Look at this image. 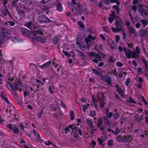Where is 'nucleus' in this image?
Returning a JSON list of instances; mask_svg holds the SVG:
<instances>
[{"mask_svg": "<svg viewBox=\"0 0 148 148\" xmlns=\"http://www.w3.org/2000/svg\"><path fill=\"white\" fill-rule=\"evenodd\" d=\"M114 144L113 141L111 140H109L108 141L107 144V145L110 146H112Z\"/></svg>", "mask_w": 148, "mask_h": 148, "instance_id": "nucleus-41", "label": "nucleus"}, {"mask_svg": "<svg viewBox=\"0 0 148 148\" xmlns=\"http://www.w3.org/2000/svg\"><path fill=\"white\" fill-rule=\"evenodd\" d=\"M52 90V87L49 86L48 88L49 92L51 94H53V91Z\"/></svg>", "mask_w": 148, "mask_h": 148, "instance_id": "nucleus-63", "label": "nucleus"}, {"mask_svg": "<svg viewBox=\"0 0 148 148\" xmlns=\"http://www.w3.org/2000/svg\"><path fill=\"white\" fill-rule=\"evenodd\" d=\"M122 34L123 36V40H127V35L125 34V31L123 29L122 30Z\"/></svg>", "mask_w": 148, "mask_h": 148, "instance_id": "nucleus-34", "label": "nucleus"}, {"mask_svg": "<svg viewBox=\"0 0 148 148\" xmlns=\"http://www.w3.org/2000/svg\"><path fill=\"white\" fill-rule=\"evenodd\" d=\"M78 25L79 26L80 28H82L81 29H80V30H83L84 28V25L82 21H78Z\"/></svg>", "mask_w": 148, "mask_h": 148, "instance_id": "nucleus-33", "label": "nucleus"}, {"mask_svg": "<svg viewBox=\"0 0 148 148\" xmlns=\"http://www.w3.org/2000/svg\"><path fill=\"white\" fill-rule=\"evenodd\" d=\"M50 108L52 110H50V111L53 112L57 110V108L55 105L51 104L50 106Z\"/></svg>", "mask_w": 148, "mask_h": 148, "instance_id": "nucleus-36", "label": "nucleus"}, {"mask_svg": "<svg viewBox=\"0 0 148 148\" xmlns=\"http://www.w3.org/2000/svg\"><path fill=\"white\" fill-rule=\"evenodd\" d=\"M7 35V33L5 32V28H3L1 29V31H0V37L5 38Z\"/></svg>", "mask_w": 148, "mask_h": 148, "instance_id": "nucleus-19", "label": "nucleus"}, {"mask_svg": "<svg viewBox=\"0 0 148 148\" xmlns=\"http://www.w3.org/2000/svg\"><path fill=\"white\" fill-rule=\"evenodd\" d=\"M131 82V79L130 78H127L125 82V85L126 86H127Z\"/></svg>", "mask_w": 148, "mask_h": 148, "instance_id": "nucleus-56", "label": "nucleus"}, {"mask_svg": "<svg viewBox=\"0 0 148 148\" xmlns=\"http://www.w3.org/2000/svg\"><path fill=\"white\" fill-rule=\"evenodd\" d=\"M92 71L94 74L96 75H99V73H99L98 71L94 68L92 69Z\"/></svg>", "mask_w": 148, "mask_h": 148, "instance_id": "nucleus-54", "label": "nucleus"}, {"mask_svg": "<svg viewBox=\"0 0 148 148\" xmlns=\"http://www.w3.org/2000/svg\"><path fill=\"white\" fill-rule=\"evenodd\" d=\"M20 29V31L24 36H29V33L28 32V30L27 29L24 27H21Z\"/></svg>", "mask_w": 148, "mask_h": 148, "instance_id": "nucleus-16", "label": "nucleus"}, {"mask_svg": "<svg viewBox=\"0 0 148 148\" xmlns=\"http://www.w3.org/2000/svg\"><path fill=\"white\" fill-rule=\"evenodd\" d=\"M13 130L14 133L15 134H18L19 133V130L18 128H16V127H14V128L13 129Z\"/></svg>", "mask_w": 148, "mask_h": 148, "instance_id": "nucleus-55", "label": "nucleus"}, {"mask_svg": "<svg viewBox=\"0 0 148 148\" xmlns=\"http://www.w3.org/2000/svg\"><path fill=\"white\" fill-rule=\"evenodd\" d=\"M141 60L144 64L145 68L147 71H148V63L147 61L143 58H141Z\"/></svg>", "mask_w": 148, "mask_h": 148, "instance_id": "nucleus-27", "label": "nucleus"}, {"mask_svg": "<svg viewBox=\"0 0 148 148\" xmlns=\"http://www.w3.org/2000/svg\"><path fill=\"white\" fill-rule=\"evenodd\" d=\"M43 113V111L42 110L41 111H40L38 112V117L40 119L41 118L42 115Z\"/></svg>", "mask_w": 148, "mask_h": 148, "instance_id": "nucleus-61", "label": "nucleus"}, {"mask_svg": "<svg viewBox=\"0 0 148 148\" xmlns=\"http://www.w3.org/2000/svg\"><path fill=\"white\" fill-rule=\"evenodd\" d=\"M41 22L45 23H52L53 21L48 17H46L44 15L42 14L39 16Z\"/></svg>", "mask_w": 148, "mask_h": 148, "instance_id": "nucleus-6", "label": "nucleus"}, {"mask_svg": "<svg viewBox=\"0 0 148 148\" xmlns=\"http://www.w3.org/2000/svg\"><path fill=\"white\" fill-rule=\"evenodd\" d=\"M58 41V37L57 36H54L52 42L54 44H56L57 43Z\"/></svg>", "mask_w": 148, "mask_h": 148, "instance_id": "nucleus-46", "label": "nucleus"}, {"mask_svg": "<svg viewBox=\"0 0 148 148\" xmlns=\"http://www.w3.org/2000/svg\"><path fill=\"white\" fill-rule=\"evenodd\" d=\"M103 121L104 123L106 125H109L110 124L109 120L108 119L107 117L105 116H103Z\"/></svg>", "mask_w": 148, "mask_h": 148, "instance_id": "nucleus-26", "label": "nucleus"}, {"mask_svg": "<svg viewBox=\"0 0 148 148\" xmlns=\"http://www.w3.org/2000/svg\"><path fill=\"white\" fill-rule=\"evenodd\" d=\"M90 116L94 117L96 116V111L94 110H91L90 111Z\"/></svg>", "mask_w": 148, "mask_h": 148, "instance_id": "nucleus-50", "label": "nucleus"}, {"mask_svg": "<svg viewBox=\"0 0 148 148\" xmlns=\"http://www.w3.org/2000/svg\"><path fill=\"white\" fill-rule=\"evenodd\" d=\"M104 97V94L102 92H101L100 96L98 95H97V100L96 98V97L94 95H93L92 96V101L91 102L95 103L98 101L99 108L100 109H102L106 104V101Z\"/></svg>", "mask_w": 148, "mask_h": 148, "instance_id": "nucleus-1", "label": "nucleus"}, {"mask_svg": "<svg viewBox=\"0 0 148 148\" xmlns=\"http://www.w3.org/2000/svg\"><path fill=\"white\" fill-rule=\"evenodd\" d=\"M123 51L125 52L127 58L129 59L131 58L132 55V51L131 50L127 49L125 47L123 48Z\"/></svg>", "mask_w": 148, "mask_h": 148, "instance_id": "nucleus-11", "label": "nucleus"}, {"mask_svg": "<svg viewBox=\"0 0 148 148\" xmlns=\"http://www.w3.org/2000/svg\"><path fill=\"white\" fill-rule=\"evenodd\" d=\"M128 31L129 33L130 36H132V34H134L135 32V29L132 26H130L128 28Z\"/></svg>", "mask_w": 148, "mask_h": 148, "instance_id": "nucleus-22", "label": "nucleus"}, {"mask_svg": "<svg viewBox=\"0 0 148 148\" xmlns=\"http://www.w3.org/2000/svg\"><path fill=\"white\" fill-rule=\"evenodd\" d=\"M123 137L122 136L120 135L116 137V140L117 142H123Z\"/></svg>", "mask_w": 148, "mask_h": 148, "instance_id": "nucleus-35", "label": "nucleus"}, {"mask_svg": "<svg viewBox=\"0 0 148 148\" xmlns=\"http://www.w3.org/2000/svg\"><path fill=\"white\" fill-rule=\"evenodd\" d=\"M110 2L112 3H116L117 5H119L120 4L119 0H110Z\"/></svg>", "mask_w": 148, "mask_h": 148, "instance_id": "nucleus-53", "label": "nucleus"}, {"mask_svg": "<svg viewBox=\"0 0 148 148\" xmlns=\"http://www.w3.org/2000/svg\"><path fill=\"white\" fill-rule=\"evenodd\" d=\"M136 52H133L132 53V58H138L139 55L140 51V49L138 46H136L135 47Z\"/></svg>", "mask_w": 148, "mask_h": 148, "instance_id": "nucleus-12", "label": "nucleus"}, {"mask_svg": "<svg viewBox=\"0 0 148 148\" xmlns=\"http://www.w3.org/2000/svg\"><path fill=\"white\" fill-rule=\"evenodd\" d=\"M98 142L99 143V144L100 145H104L103 143V140L101 138H97Z\"/></svg>", "mask_w": 148, "mask_h": 148, "instance_id": "nucleus-49", "label": "nucleus"}, {"mask_svg": "<svg viewBox=\"0 0 148 148\" xmlns=\"http://www.w3.org/2000/svg\"><path fill=\"white\" fill-rule=\"evenodd\" d=\"M78 46L80 49L82 51H85L86 49V46L83 45V44H81L80 45H79Z\"/></svg>", "mask_w": 148, "mask_h": 148, "instance_id": "nucleus-43", "label": "nucleus"}, {"mask_svg": "<svg viewBox=\"0 0 148 148\" xmlns=\"http://www.w3.org/2000/svg\"><path fill=\"white\" fill-rule=\"evenodd\" d=\"M62 52L67 57H70L71 56V54L68 53V52L64 50H62Z\"/></svg>", "mask_w": 148, "mask_h": 148, "instance_id": "nucleus-52", "label": "nucleus"}, {"mask_svg": "<svg viewBox=\"0 0 148 148\" xmlns=\"http://www.w3.org/2000/svg\"><path fill=\"white\" fill-rule=\"evenodd\" d=\"M90 104L89 103H87L85 105H83V111L84 112H86V110L90 106Z\"/></svg>", "mask_w": 148, "mask_h": 148, "instance_id": "nucleus-31", "label": "nucleus"}, {"mask_svg": "<svg viewBox=\"0 0 148 148\" xmlns=\"http://www.w3.org/2000/svg\"><path fill=\"white\" fill-rule=\"evenodd\" d=\"M108 60L110 62H114L116 60L113 56H110Z\"/></svg>", "mask_w": 148, "mask_h": 148, "instance_id": "nucleus-44", "label": "nucleus"}, {"mask_svg": "<svg viewBox=\"0 0 148 148\" xmlns=\"http://www.w3.org/2000/svg\"><path fill=\"white\" fill-rule=\"evenodd\" d=\"M44 144L47 146H49L50 145H52L53 144L52 142L51 141H46L45 142Z\"/></svg>", "mask_w": 148, "mask_h": 148, "instance_id": "nucleus-59", "label": "nucleus"}, {"mask_svg": "<svg viewBox=\"0 0 148 148\" xmlns=\"http://www.w3.org/2000/svg\"><path fill=\"white\" fill-rule=\"evenodd\" d=\"M110 17L108 18V19L109 22L111 23H112L114 19H116V16H115L112 14H109Z\"/></svg>", "mask_w": 148, "mask_h": 148, "instance_id": "nucleus-20", "label": "nucleus"}, {"mask_svg": "<svg viewBox=\"0 0 148 148\" xmlns=\"http://www.w3.org/2000/svg\"><path fill=\"white\" fill-rule=\"evenodd\" d=\"M51 63V60L39 66L42 69H46L49 66Z\"/></svg>", "mask_w": 148, "mask_h": 148, "instance_id": "nucleus-14", "label": "nucleus"}, {"mask_svg": "<svg viewBox=\"0 0 148 148\" xmlns=\"http://www.w3.org/2000/svg\"><path fill=\"white\" fill-rule=\"evenodd\" d=\"M103 123V118L102 117H100L98 119L97 122V126L98 128L100 127Z\"/></svg>", "mask_w": 148, "mask_h": 148, "instance_id": "nucleus-23", "label": "nucleus"}, {"mask_svg": "<svg viewBox=\"0 0 148 148\" xmlns=\"http://www.w3.org/2000/svg\"><path fill=\"white\" fill-rule=\"evenodd\" d=\"M72 133H73V135L74 138L75 139L77 138L79 136L77 132L73 131Z\"/></svg>", "mask_w": 148, "mask_h": 148, "instance_id": "nucleus-51", "label": "nucleus"}, {"mask_svg": "<svg viewBox=\"0 0 148 148\" xmlns=\"http://www.w3.org/2000/svg\"><path fill=\"white\" fill-rule=\"evenodd\" d=\"M116 28H114L113 27H112L111 28L112 31L114 33H116V32H119L121 31V29L119 28H118L117 27H116Z\"/></svg>", "mask_w": 148, "mask_h": 148, "instance_id": "nucleus-30", "label": "nucleus"}, {"mask_svg": "<svg viewBox=\"0 0 148 148\" xmlns=\"http://www.w3.org/2000/svg\"><path fill=\"white\" fill-rule=\"evenodd\" d=\"M102 79L104 82H106L107 84L108 85H112V79L110 77H108L107 76L103 75V74L99 75Z\"/></svg>", "mask_w": 148, "mask_h": 148, "instance_id": "nucleus-5", "label": "nucleus"}, {"mask_svg": "<svg viewBox=\"0 0 148 148\" xmlns=\"http://www.w3.org/2000/svg\"><path fill=\"white\" fill-rule=\"evenodd\" d=\"M43 10L44 12H45L46 14H49V10L48 8L47 7H44L43 8Z\"/></svg>", "mask_w": 148, "mask_h": 148, "instance_id": "nucleus-48", "label": "nucleus"}, {"mask_svg": "<svg viewBox=\"0 0 148 148\" xmlns=\"http://www.w3.org/2000/svg\"><path fill=\"white\" fill-rule=\"evenodd\" d=\"M70 116V119L71 121H73L75 117L74 115V112L73 110H71L69 113Z\"/></svg>", "mask_w": 148, "mask_h": 148, "instance_id": "nucleus-32", "label": "nucleus"}, {"mask_svg": "<svg viewBox=\"0 0 148 148\" xmlns=\"http://www.w3.org/2000/svg\"><path fill=\"white\" fill-rule=\"evenodd\" d=\"M32 23L31 21L28 22L25 24V26L27 27L29 29H31L30 27L32 26Z\"/></svg>", "mask_w": 148, "mask_h": 148, "instance_id": "nucleus-42", "label": "nucleus"}, {"mask_svg": "<svg viewBox=\"0 0 148 148\" xmlns=\"http://www.w3.org/2000/svg\"><path fill=\"white\" fill-rule=\"evenodd\" d=\"M19 0H13L12 2V5L13 7H14L17 5V3Z\"/></svg>", "mask_w": 148, "mask_h": 148, "instance_id": "nucleus-47", "label": "nucleus"}, {"mask_svg": "<svg viewBox=\"0 0 148 148\" xmlns=\"http://www.w3.org/2000/svg\"><path fill=\"white\" fill-rule=\"evenodd\" d=\"M70 9L75 14H77V9L73 4H71L69 5Z\"/></svg>", "mask_w": 148, "mask_h": 148, "instance_id": "nucleus-24", "label": "nucleus"}, {"mask_svg": "<svg viewBox=\"0 0 148 148\" xmlns=\"http://www.w3.org/2000/svg\"><path fill=\"white\" fill-rule=\"evenodd\" d=\"M64 131L65 134H67L70 132V130L68 127H66L64 129Z\"/></svg>", "mask_w": 148, "mask_h": 148, "instance_id": "nucleus-57", "label": "nucleus"}, {"mask_svg": "<svg viewBox=\"0 0 148 148\" xmlns=\"http://www.w3.org/2000/svg\"><path fill=\"white\" fill-rule=\"evenodd\" d=\"M32 33L34 36H35L38 34H40V35H42L43 34L42 32L41 29H38L36 31H34L32 32Z\"/></svg>", "mask_w": 148, "mask_h": 148, "instance_id": "nucleus-25", "label": "nucleus"}, {"mask_svg": "<svg viewBox=\"0 0 148 148\" xmlns=\"http://www.w3.org/2000/svg\"><path fill=\"white\" fill-rule=\"evenodd\" d=\"M123 142L124 143H130V142H131V140H132V137L130 136H125L123 137Z\"/></svg>", "mask_w": 148, "mask_h": 148, "instance_id": "nucleus-17", "label": "nucleus"}, {"mask_svg": "<svg viewBox=\"0 0 148 148\" xmlns=\"http://www.w3.org/2000/svg\"><path fill=\"white\" fill-rule=\"evenodd\" d=\"M75 41L76 44L78 45L84 43V42L83 41L82 38L79 35H77L76 36L75 38Z\"/></svg>", "mask_w": 148, "mask_h": 148, "instance_id": "nucleus-13", "label": "nucleus"}, {"mask_svg": "<svg viewBox=\"0 0 148 148\" xmlns=\"http://www.w3.org/2000/svg\"><path fill=\"white\" fill-rule=\"evenodd\" d=\"M112 8L113 9H115L116 10V12L118 15H119L120 14V8L118 5H114L112 6Z\"/></svg>", "mask_w": 148, "mask_h": 148, "instance_id": "nucleus-29", "label": "nucleus"}, {"mask_svg": "<svg viewBox=\"0 0 148 148\" xmlns=\"http://www.w3.org/2000/svg\"><path fill=\"white\" fill-rule=\"evenodd\" d=\"M117 73V72L116 71V69H114L111 72V74H113V75H116Z\"/></svg>", "mask_w": 148, "mask_h": 148, "instance_id": "nucleus-64", "label": "nucleus"}, {"mask_svg": "<svg viewBox=\"0 0 148 148\" xmlns=\"http://www.w3.org/2000/svg\"><path fill=\"white\" fill-rule=\"evenodd\" d=\"M88 55L90 58L92 57H94L96 59H98V60L99 61L102 60V58L100 57V55L99 54L95 53L93 52L90 51Z\"/></svg>", "mask_w": 148, "mask_h": 148, "instance_id": "nucleus-10", "label": "nucleus"}, {"mask_svg": "<svg viewBox=\"0 0 148 148\" xmlns=\"http://www.w3.org/2000/svg\"><path fill=\"white\" fill-rule=\"evenodd\" d=\"M33 132L34 135L37 137L38 141L39 143H43L44 142V140L41 138L40 136L37 131L34 129L33 130Z\"/></svg>", "mask_w": 148, "mask_h": 148, "instance_id": "nucleus-7", "label": "nucleus"}, {"mask_svg": "<svg viewBox=\"0 0 148 148\" xmlns=\"http://www.w3.org/2000/svg\"><path fill=\"white\" fill-rule=\"evenodd\" d=\"M128 102L136 104V101L132 97H129V99L127 100Z\"/></svg>", "mask_w": 148, "mask_h": 148, "instance_id": "nucleus-40", "label": "nucleus"}, {"mask_svg": "<svg viewBox=\"0 0 148 148\" xmlns=\"http://www.w3.org/2000/svg\"><path fill=\"white\" fill-rule=\"evenodd\" d=\"M140 35L141 36H146L147 34V31L144 29H142L139 32Z\"/></svg>", "mask_w": 148, "mask_h": 148, "instance_id": "nucleus-21", "label": "nucleus"}, {"mask_svg": "<svg viewBox=\"0 0 148 148\" xmlns=\"http://www.w3.org/2000/svg\"><path fill=\"white\" fill-rule=\"evenodd\" d=\"M32 38L34 40H37L38 41L43 44H45L46 42V38L45 37H42L38 36L32 37Z\"/></svg>", "mask_w": 148, "mask_h": 148, "instance_id": "nucleus-9", "label": "nucleus"}, {"mask_svg": "<svg viewBox=\"0 0 148 148\" xmlns=\"http://www.w3.org/2000/svg\"><path fill=\"white\" fill-rule=\"evenodd\" d=\"M85 41L86 43L88 46L90 45V43L92 42V40L88 39V38H87V37H86L85 38Z\"/></svg>", "mask_w": 148, "mask_h": 148, "instance_id": "nucleus-39", "label": "nucleus"}, {"mask_svg": "<svg viewBox=\"0 0 148 148\" xmlns=\"http://www.w3.org/2000/svg\"><path fill=\"white\" fill-rule=\"evenodd\" d=\"M138 10L143 18H147L148 17V9L147 8L140 7L138 8Z\"/></svg>", "mask_w": 148, "mask_h": 148, "instance_id": "nucleus-2", "label": "nucleus"}, {"mask_svg": "<svg viewBox=\"0 0 148 148\" xmlns=\"http://www.w3.org/2000/svg\"><path fill=\"white\" fill-rule=\"evenodd\" d=\"M68 127L73 130L75 129V126L74 124H70L68 126Z\"/></svg>", "mask_w": 148, "mask_h": 148, "instance_id": "nucleus-58", "label": "nucleus"}, {"mask_svg": "<svg viewBox=\"0 0 148 148\" xmlns=\"http://www.w3.org/2000/svg\"><path fill=\"white\" fill-rule=\"evenodd\" d=\"M56 10L59 12H62L63 11V8L62 5L61 3L58 2L56 5Z\"/></svg>", "mask_w": 148, "mask_h": 148, "instance_id": "nucleus-18", "label": "nucleus"}, {"mask_svg": "<svg viewBox=\"0 0 148 148\" xmlns=\"http://www.w3.org/2000/svg\"><path fill=\"white\" fill-rule=\"evenodd\" d=\"M86 122L90 128L93 131L94 126L93 124V122L92 121L88 119H87L86 120Z\"/></svg>", "mask_w": 148, "mask_h": 148, "instance_id": "nucleus-15", "label": "nucleus"}, {"mask_svg": "<svg viewBox=\"0 0 148 148\" xmlns=\"http://www.w3.org/2000/svg\"><path fill=\"white\" fill-rule=\"evenodd\" d=\"M140 22L142 23V25L143 26V28H144L148 24L147 21L145 19H142L141 20Z\"/></svg>", "mask_w": 148, "mask_h": 148, "instance_id": "nucleus-28", "label": "nucleus"}, {"mask_svg": "<svg viewBox=\"0 0 148 148\" xmlns=\"http://www.w3.org/2000/svg\"><path fill=\"white\" fill-rule=\"evenodd\" d=\"M121 130L119 128L117 127H116V131L115 132H114V133H113V134L116 135H117V134H119L120 132H121Z\"/></svg>", "mask_w": 148, "mask_h": 148, "instance_id": "nucleus-45", "label": "nucleus"}, {"mask_svg": "<svg viewBox=\"0 0 148 148\" xmlns=\"http://www.w3.org/2000/svg\"><path fill=\"white\" fill-rule=\"evenodd\" d=\"M19 84L20 83L19 82H16L14 84V85H13V86L14 87V88L16 90H17L19 89Z\"/></svg>", "mask_w": 148, "mask_h": 148, "instance_id": "nucleus-37", "label": "nucleus"}, {"mask_svg": "<svg viewBox=\"0 0 148 148\" xmlns=\"http://www.w3.org/2000/svg\"><path fill=\"white\" fill-rule=\"evenodd\" d=\"M113 116V119L114 120H116L119 118V112H117L114 113Z\"/></svg>", "mask_w": 148, "mask_h": 148, "instance_id": "nucleus-38", "label": "nucleus"}, {"mask_svg": "<svg viewBox=\"0 0 148 148\" xmlns=\"http://www.w3.org/2000/svg\"><path fill=\"white\" fill-rule=\"evenodd\" d=\"M1 98H3L5 101L8 99L7 95H5L3 94H1Z\"/></svg>", "mask_w": 148, "mask_h": 148, "instance_id": "nucleus-62", "label": "nucleus"}, {"mask_svg": "<svg viewBox=\"0 0 148 148\" xmlns=\"http://www.w3.org/2000/svg\"><path fill=\"white\" fill-rule=\"evenodd\" d=\"M6 85L8 88H11L12 90V92L13 95V97L16 98H18V96L16 91V90L14 88L12 83L10 82H7L6 83Z\"/></svg>", "mask_w": 148, "mask_h": 148, "instance_id": "nucleus-4", "label": "nucleus"}, {"mask_svg": "<svg viewBox=\"0 0 148 148\" xmlns=\"http://www.w3.org/2000/svg\"><path fill=\"white\" fill-rule=\"evenodd\" d=\"M6 11L3 10L2 12V13L4 16H6L7 14L8 13V11L7 8H5Z\"/></svg>", "mask_w": 148, "mask_h": 148, "instance_id": "nucleus-60", "label": "nucleus"}, {"mask_svg": "<svg viewBox=\"0 0 148 148\" xmlns=\"http://www.w3.org/2000/svg\"><path fill=\"white\" fill-rule=\"evenodd\" d=\"M118 17L119 16H117L118 18L116 19L115 26L119 28L122 31L124 27V23L122 20Z\"/></svg>", "mask_w": 148, "mask_h": 148, "instance_id": "nucleus-3", "label": "nucleus"}, {"mask_svg": "<svg viewBox=\"0 0 148 148\" xmlns=\"http://www.w3.org/2000/svg\"><path fill=\"white\" fill-rule=\"evenodd\" d=\"M115 87L116 88V92L120 95L122 98H124L125 97L124 90H123L118 85H116Z\"/></svg>", "mask_w": 148, "mask_h": 148, "instance_id": "nucleus-8", "label": "nucleus"}]
</instances>
